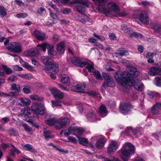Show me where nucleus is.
I'll return each mask as SVG.
<instances>
[{
	"mask_svg": "<svg viewBox=\"0 0 161 161\" xmlns=\"http://www.w3.org/2000/svg\"><path fill=\"white\" fill-rule=\"evenodd\" d=\"M52 106L54 108L56 107L60 106L62 105L61 102L58 100H56L54 101H52Z\"/></svg>",
	"mask_w": 161,
	"mask_h": 161,
	"instance_id": "44",
	"label": "nucleus"
},
{
	"mask_svg": "<svg viewBox=\"0 0 161 161\" xmlns=\"http://www.w3.org/2000/svg\"><path fill=\"white\" fill-rule=\"evenodd\" d=\"M99 113L100 116L103 117L107 115V110L106 107L104 105H102L99 108Z\"/></svg>",
	"mask_w": 161,
	"mask_h": 161,
	"instance_id": "23",
	"label": "nucleus"
},
{
	"mask_svg": "<svg viewBox=\"0 0 161 161\" xmlns=\"http://www.w3.org/2000/svg\"><path fill=\"white\" fill-rule=\"evenodd\" d=\"M22 65L23 67L29 70H33L34 69L33 67L32 66L25 62L23 63V64H22Z\"/></svg>",
	"mask_w": 161,
	"mask_h": 161,
	"instance_id": "49",
	"label": "nucleus"
},
{
	"mask_svg": "<svg viewBox=\"0 0 161 161\" xmlns=\"http://www.w3.org/2000/svg\"><path fill=\"white\" fill-rule=\"evenodd\" d=\"M21 105L23 106H27L30 105V101L29 99L21 98L20 100Z\"/></svg>",
	"mask_w": 161,
	"mask_h": 161,
	"instance_id": "37",
	"label": "nucleus"
},
{
	"mask_svg": "<svg viewBox=\"0 0 161 161\" xmlns=\"http://www.w3.org/2000/svg\"><path fill=\"white\" fill-rule=\"evenodd\" d=\"M77 11L80 14H83L85 11L86 8L84 6L77 5L76 7Z\"/></svg>",
	"mask_w": 161,
	"mask_h": 161,
	"instance_id": "46",
	"label": "nucleus"
},
{
	"mask_svg": "<svg viewBox=\"0 0 161 161\" xmlns=\"http://www.w3.org/2000/svg\"><path fill=\"white\" fill-rule=\"evenodd\" d=\"M95 4L98 6H104L108 0H92Z\"/></svg>",
	"mask_w": 161,
	"mask_h": 161,
	"instance_id": "30",
	"label": "nucleus"
},
{
	"mask_svg": "<svg viewBox=\"0 0 161 161\" xmlns=\"http://www.w3.org/2000/svg\"><path fill=\"white\" fill-rule=\"evenodd\" d=\"M61 78L62 82L64 83L68 84L70 83V80L68 76L65 74H63L61 75Z\"/></svg>",
	"mask_w": 161,
	"mask_h": 161,
	"instance_id": "32",
	"label": "nucleus"
},
{
	"mask_svg": "<svg viewBox=\"0 0 161 161\" xmlns=\"http://www.w3.org/2000/svg\"><path fill=\"white\" fill-rule=\"evenodd\" d=\"M121 29L124 31L125 33L129 34L130 31H132V28L129 27H127V25L125 24H123L121 26Z\"/></svg>",
	"mask_w": 161,
	"mask_h": 161,
	"instance_id": "31",
	"label": "nucleus"
},
{
	"mask_svg": "<svg viewBox=\"0 0 161 161\" xmlns=\"http://www.w3.org/2000/svg\"><path fill=\"white\" fill-rule=\"evenodd\" d=\"M153 93L154 98L155 100L161 97V95L159 93L155 92H153Z\"/></svg>",
	"mask_w": 161,
	"mask_h": 161,
	"instance_id": "63",
	"label": "nucleus"
},
{
	"mask_svg": "<svg viewBox=\"0 0 161 161\" xmlns=\"http://www.w3.org/2000/svg\"><path fill=\"white\" fill-rule=\"evenodd\" d=\"M51 93L55 98H58L59 99H62L64 97L63 92L60 91L56 88H53L51 89Z\"/></svg>",
	"mask_w": 161,
	"mask_h": 161,
	"instance_id": "15",
	"label": "nucleus"
},
{
	"mask_svg": "<svg viewBox=\"0 0 161 161\" xmlns=\"http://www.w3.org/2000/svg\"><path fill=\"white\" fill-rule=\"evenodd\" d=\"M65 42L64 41H62L57 43L56 50L59 54H63L64 53L65 51Z\"/></svg>",
	"mask_w": 161,
	"mask_h": 161,
	"instance_id": "14",
	"label": "nucleus"
},
{
	"mask_svg": "<svg viewBox=\"0 0 161 161\" xmlns=\"http://www.w3.org/2000/svg\"><path fill=\"white\" fill-rule=\"evenodd\" d=\"M130 36L131 37H133L136 38H140V39L142 38L143 37V36L142 34L136 32H133L130 35Z\"/></svg>",
	"mask_w": 161,
	"mask_h": 161,
	"instance_id": "43",
	"label": "nucleus"
},
{
	"mask_svg": "<svg viewBox=\"0 0 161 161\" xmlns=\"http://www.w3.org/2000/svg\"><path fill=\"white\" fill-rule=\"evenodd\" d=\"M28 16V14L25 13H18L16 15V17L18 18L24 19Z\"/></svg>",
	"mask_w": 161,
	"mask_h": 161,
	"instance_id": "52",
	"label": "nucleus"
},
{
	"mask_svg": "<svg viewBox=\"0 0 161 161\" xmlns=\"http://www.w3.org/2000/svg\"><path fill=\"white\" fill-rule=\"evenodd\" d=\"M78 141L79 143L82 145L87 146L88 145V141L86 138L78 137Z\"/></svg>",
	"mask_w": 161,
	"mask_h": 161,
	"instance_id": "35",
	"label": "nucleus"
},
{
	"mask_svg": "<svg viewBox=\"0 0 161 161\" xmlns=\"http://www.w3.org/2000/svg\"><path fill=\"white\" fill-rule=\"evenodd\" d=\"M7 49L9 51L15 53H19L22 51L20 44L15 42H10L7 47Z\"/></svg>",
	"mask_w": 161,
	"mask_h": 161,
	"instance_id": "6",
	"label": "nucleus"
},
{
	"mask_svg": "<svg viewBox=\"0 0 161 161\" xmlns=\"http://www.w3.org/2000/svg\"><path fill=\"white\" fill-rule=\"evenodd\" d=\"M75 126H70L69 127V128L68 129V131L67 132L66 131V132L64 133V135L66 137H68V136L71 134H72L74 135H75Z\"/></svg>",
	"mask_w": 161,
	"mask_h": 161,
	"instance_id": "25",
	"label": "nucleus"
},
{
	"mask_svg": "<svg viewBox=\"0 0 161 161\" xmlns=\"http://www.w3.org/2000/svg\"><path fill=\"white\" fill-rule=\"evenodd\" d=\"M9 135L11 136H15L18 135V132L14 128H10L8 130Z\"/></svg>",
	"mask_w": 161,
	"mask_h": 161,
	"instance_id": "40",
	"label": "nucleus"
},
{
	"mask_svg": "<svg viewBox=\"0 0 161 161\" xmlns=\"http://www.w3.org/2000/svg\"><path fill=\"white\" fill-rule=\"evenodd\" d=\"M127 71L116 72L114 75L116 81L125 87L128 86L130 88L131 86H133L138 91H142L144 87L142 82L141 80L136 82L133 78L137 77L140 74V72L137 71L136 68L133 67H129Z\"/></svg>",
	"mask_w": 161,
	"mask_h": 161,
	"instance_id": "1",
	"label": "nucleus"
},
{
	"mask_svg": "<svg viewBox=\"0 0 161 161\" xmlns=\"http://www.w3.org/2000/svg\"><path fill=\"white\" fill-rule=\"evenodd\" d=\"M148 74L151 76L161 75V68L154 66L151 67L149 69Z\"/></svg>",
	"mask_w": 161,
	"mask_h": 161,
	"instance_id": "12",
	"label": "nucleus"
},
{
	"mask_svg": "<svg viewBox=\"0 0 161 161\" xmlns=\"http://www.w3.org/2000/svg\"><path fill=\"white\" fill-rule=\"evenodd\" d=\"M117 143L115 141H112L107 149V151L109 154H111L117 150Z\"/></svg>",
	"mask_w": 161,
	"mask_h": 161,
	"instance_id": "18",
	"label": "nucleus"
},
{
	"mask_svg": "<svg viewBox=\"0 0 161 161\" xmlns=\"http://www.w3.org/2000/svg\"><path fill=\"white\" fill-rule=\"evenodd\" d=\"M22 147L26 150L30 151L31 152L35 153L36 151L34 148H33V146L30 144H21Z\"/></svg>",
	"mask_w": 161,
	"mask_h": 161,
	"instance_id": "24",
	"label": "nucleus"
},
{
	"mask_svg": "<svg viewBox=\"0 0 161 161\" xmlns=\"http://www.w3.org/2000/svg\"><path fill=\"white\" fill-rule=\"evenodd\" d=\"M50 13V19L53 21V23L56 24L58 22V17L56 14H54L51 10L50 9H49Z\"/></svg>",
	"mask_w": 161,
	"mask_h": 161,
	"instance_id": "27",
	"label": "nucleus"
},
{
	"mask_svg": "<svg viewBox=\"0 0 161 161\" xmlns=\"http://www.w3.org/2000/svg\"><path fill=\"white\" fill-rule=\"evenodd\" d=\"M9 121L10 120L7 117H3L2 118L1 120V122L2 124L3 125L8 123Z\"/></svg>",
	"mask_w": 161,
	"mask_h": 161,
	"instance_id": "62",
	"label": "nucleus"
},
{
	"mask_svg": "<svg viewBox=\"0 0 161 161\" xmlns=\"http://www.w3.org/2000/svg\"><path fill=\"white\" fill-rule=\"evenodd\" d=\"M33 34L34 37L38 41H42L45 39L46 34L39 31L35 30L33 31Z\"/></svg>",
	"mask_w": 161,
	"mask_h": 161,
	"instance_id": "16",
	"label": "nucleus"
},
{
	"mask_svg": "<svg viewBox=\"0 0 161 161\" xmlns=\"http://www.w3.org/2000/svg\"><path fill=\"white\" fill-rule=\"evenodd\" d=\"M85 88L86 85L84 83H79L74 87L77 92L80 93H83Z\"/></svg>",
	"mask_w": 161,
	"mask_h": 161,
	"instance_id": "20",
	"label": "nucleus"
},
{
	"mask_svg": "<svg viewBox=\"0 0 161 161\" xmlns=\"http://www.w3.org/2000/svg\"><path fill=\"white\" fill-rule=\"evenodd\" d=\"M97 9L99 11H101L106 16H108V14L110 13V9L109 8L108 9L105 7H103L102 8V10H101L100 7H97Z\"/></svg>",
	"mask_w": 161,
	"mask_h": 161,
	"instance_id": "36",
	"label": "nucleus"
},
{
	"mask_svg": "<svg viewBox=\"0 0 161 161\" xmlns=\"http://www.w3.org/2000/svg\"><path fill=\"white\" fill-rule=\"evenodd\" d=\"M85 130L81 127H76L75 134H77L79 135H82Z\"/></svg>",
	"mask_w": 161,
	"mask_h": 161,
	"instance_id": "51",
	"label": "nucleus"
},
{
	"mask_svg": "<svg viewBox=\"0 0 161 161\" xmlns=\"http://www.w3.org/2000/svg\"><path fill=\"white\" fill-rule=\"evenodd\" d=\"M22 65L23 67L29 70H33L34 69L33 67L32 66L25 62L23 63V64H22Z\"/></svg>",
	"mask_w": 161,
	"mask_h": 161,
	"instance_id": "48",
	"label": "nucleus"
},
{
	"mask_svg": "<svg viewBox=\"0 0 161 161\" xmlns=\"http://www.w3.org/2000/svg\"><path fill=\"white\" fill-rule=\"evenodd\" d=\"M87 119L91 122H94L96 119V117L94 111H92L86 115Z\"/></svg>",
	"mask_w": 161,
	"mask_h": 161,
	"instance_id": "22",
	"label": "nucleus"
},
{
	"mask_svg": "<svg viewBox=\"0 0 161 161\" xmlns=\"http://www.w3.org/2000/svg\"><path fill=\"white\" fill-rule=\"evenodd\" d=\"M30 97L31 99L38 101H42V98H40L37 95H31L30 96Z\"/></svg>",
	"mask_w": 161,
	"mask_h": 161,
	"instance_id": "56",
	"label": "nucleus"
},
{
	"mask_svg": "<svg viewBox=\"0 0 161 161\" xmlns=\"http://www.w3.org/2000/svg\"><path fill=\"white\" fill-rule=\"evenodd\" d=\"M70 12V9L67 8L61 9L60 10V12L64 14H68Z\"/></svg>",
	"mask_w": 161,
	"mask_h": 161,
	"instance_id": "54",
	"label": "nucleus"
},
{
	"mask_svg": "<svg viewBox=\"0 0 161 161\" xmlns=\"http://www.w3.org/2000/svg\"><path fill=\"white\" fill-rule=\"evenodd\" d=\"M138 4L140 5H142L144 6H149L150 5V3L149 2L147 1H145L139 2Z\"/></svg>",
	"mask_w": 161,
	"mask_h": 161,
	"instance_id": "57",
	"label": "nucleus"
},
{
	"mask_svg": "<svg viewBox=\"0 0 161 161\" xmlns=\"http://www.w3.org/2000/svg\"><path fill=\"white\" fill-rule=\"evenodd\" d=\"M24 54L26 56L37 57L40 55V52L36 49H31L25 51Z\"/></svg>",
	"mask_w": 161,
	"mask_h": 161,
	"instance_id": "13",
	"label": "nucleus"
},
{
	"mask_svg": "<svg viewBox=\"0 0 161 161\" xmlns=\"http://www.w3.org/2000/svg\"><path fill=\"white\" fill-rule=\"evenodd\" d=\"M155 84L157 86H161V76L156 77L155 78Z\"/></svg>",
	"mask_w": 161,
	"mask_h": 161,
	"instance_id": "55",
	"label": "nucleus"
},
{
	"mask_svg": "<svg viewBox=\"0 0 161 161\" xmlns=\"http://www.w3.org/2000/svg\"><path fill=\"white\" fill-rule=\"evenodd\" d=\"M1 66L5 72L6 74L9 75L12 73V71L9 67H8L6 65L3 64H2Z\"/></svg>",
	"mask_w": 161,
	"mask_h": 161,
	"instance_id": "41",
	"label": "nucleus"
},
{
	"mask_svg": "<svg viewBox=\"0 0 161 161\" xmlns=\"http://www.w3.org/2000/svg\"><path fill=\"white\" fill-rule=\"evenodd\" d=\"M86 65V69H87L88 71L90 73H92L93 71L95 69L94 67L93 64H90L87 62V64Z\"/></svg>",
	"mask_w": 161,
	"mask_h": 161,
	"instance_id": "39",
	"label": "nucleus"
},
{
	"mask_svg": "<svg viewBox=\"0 0 161 161\" xmlns=\"http://www.w3.org/2000/svg\"><path fill=\"white\" fill-rule=\"evenodd\" d=\"M135 149V147L132 144L126 143L119 151L120 158L123 161H128L130 156L134 154Z\"/></svg>",
	"mask_w": 161,
	"mask_h": 161,
	"instance_id": "2",
	"label": "nucleus"
},
{
	"mask_svg": "<svg viewBox=\"0 0 161 161\" xmlns=\"http://www.w3.org/2000/svg\"><path fill=\"white\" fill-rule=\"evenodd\" d=\"M41 59L43 63L45 65L44 69L46 72H55L58 71L59 66L57 63H54L48 56H43L41 57Z\"/></svg>",
	"mask_w": 161,
	"mask_h": 161,
	"instance_id": "3",
	"label": "nucleus"
},
{
	"mask_svg": "<svg viewBox=\"0 0 161 161\" xmlns=\"http://www.w3.org/2000/svg\"><path fill=\"white\" fill-rule=\"evenodd\" d=\"M21 111L22 112L21 116L25 118L24 120L28 122L31 123L32 126H34L36 128H38L39 127V125L36 122H34V117L30 113V108L28 107L26 108L22 109Z\"/></svg>",
	"mask_w": 161,
	"mask_h": 161,
	"instance_id": "4",
	"label": "nucleus"
},
{
	"mask_svg": "<svg viewBox=\"0 0 161 161\" xmlns=\"http://www.w3.org/2000/svg\"><path fill=\"white\" fill-rule=\"evenodd\" d=\"M23 92L25 94H28L30 93L31 91L30 88L27 86V87H24L23 89Z\"/></svg>",
	"mask_w": 161,
	"mask_h": 161,
	"instance_id": "61",
	"label": "nucleus"
},
{
	"mask_svg": "<svg viewBox=\"0 0 161 161\" xmlns=\"http://www.w3.org/2000/svg\"><path fill=\"white\" fill-rule=\"evenodd\" d=\"M103 76L105 79V83H103L102 86V89H105V85L108 87H113L115 86V83L113 79L109 73L105 72H103Z\"/></svg>",
	"mask_w": 161,
	"mask_h": 161,
	"instance_id": "8",
	"label": "nucleus"
},
{
	"mask_svg": "<svg viewBox=\"0 0 161 161\" xmlns=\"http://www.w3.org/2000/svg\"><path fill=\"white\" fill-rule=\"evenodd\" d=\"M70 122V120L68 118L61 117L57 120L55 128L57 130H60L69 125Z\"/></svg>",
	"mask_w": 161,
	"mask_h": 161,
	"instance_id": "7",
	"label": "nucleus"
},
{
	"mask_svg": "<svg viewBox=\"0 0 161 161\" xmlns=\"http://www.w3.org/2000/svg\"><path fill=\"white\" fill-rule=\"evenodd\" d=\"M43 136L44 138L46 140L53 138V136L51 134V132L48 130L45 129L43 130Z\"/></svg>",
	"mask_w": 161,
	"mask_h": 161,
	"instance_id": "29",
	"label": "nucleus"
},
{
	"mask_svg": "<svg viewBox=\"0 0 161 161\" xmlns=\"http://www.w3.org/2000/svg\"><path fill=\"white\" fill-rule=\"evenodd\" d=\"M46 9L43 7H41L39 8H38L36 11V12L38 14L42 15V14L44 11H46Z\"/></svg>",
	"mask_w": 161,
	"mask_h": 161,
	"instance_id": "59",
	"label": "nucleus"
},
{
	"mask_svg": "<svg viewBox=\"0 0 161 161\" xmlns=\"http://www.w3.org/2000/svg\"><path fill=\"white\" fill-rule=\"evenodd\" d=\"M22 126L24 127L25 130L26 131L30 132L31 130V127L26 123L23 124Z\"/></svg>",
	"mask_w": 161,
	"mask_h": 161,
	"instance_id": "60",
	"label": "nucleus"
},
{
	"mask_svg": "<svg viewBox=\"0 0 161 161\" xmlns=\"http://www.w3.org/2000/svg\"><path fill=\"white\" fill-rule=\"evenodd\" d=\"M47 49L49 55H55L56 54V52L54 49V46L53 45L48 44Z\"/></svg>",
	"mask_w": 161,
	"mask_h": 161,
	"instance_id": "28",
	"label": "nucleus"
},
{
	"mask_svg": "<svg viewBox=\"0 0 161 161\" xmlns=\"http://www.w3.org/2000/svg\"><path fill=\"white\" fill-rule=\"evenodd\" d=\"M17 77L15 75H12L8 78V80L12 82L15 81L17 80Z\"/></svg>",
	"mask_w": 161,
	"mask_h": 161,
	"instance_id": "64",
	"label": "nucleus"
},
{
	"mask_svg": "<svg viewBox=\"0 0 161 161\" xmlns=\"http://www.w3.org/2000/svg\"><path fill=\"white\" fill-rule=\"evenodd\" d=\"M131 106V103H122L119 107L120 112L124 115L126 114L130 110Z\"/></svg>",
	"mask_w": 161,
	"mask_h": 161,
	"instance_id": "9",
	"label": "nucleus"
},
{
	"mask_svg": "<svg viewBox=\"0 0 161 161\" xmlns=\"http://www.w3.org/2000/svg\"><path fill=\"white\" fill-rule=\"evenodd\" d=\"M118 51V53L121 56H122L123 55L126 56L128 55V53L127 51L125 50L123 48H119Z\"/></svg>",
	"mask_w": 161,
	"mask_h": 161,
	"instance_id": "45",
	"label": "nucleus"
},
{
	"mask_svg": "<svg viewBox=\"0 0 161 161\" xmlns=\"http://www.w3.org/2000/svg\"><path fill=\"white\" fill-rule=\"evenodd\" d=\"M152 27L155 32H160L161 31V25L160 24H155L153 25Z\"/></svg>",
	"mask_w": 161,
	"mask_h": 161,
	"instance_id": "42",
	"label": "nucleus"
},
{
	"mask_svg": "<svg viewBox=\"0 0 161 161\" xmlns=\"http://www.w3.org/2000/svg\"><path fill=\"white\" fill-rule=\"evenodd\" d=\"M160 109H161V103H157L151 108L152 112L154 114H158Z\"/></svg>",
	"mask_w": 161,
	"mask_h": 161,
	"instance_id": "19",
	"label": "nucleus"
},
{
	"mask_svg": "<svg viewBox=\"0 0 161 161\" xmlns=\"http://www.w3.org/2000/svg\"><path fill=\"white\" fill-rule=\"evenodd\" d=\"M131 132L133 134L134 136L136 137H137L139 135H141L140 132V129L138 128H136L133 129L132 127Z\"/></svg>",
	"mask_w": 161,
	"mask_h": 161,
	"instance_id": "50",
	"label": "nucleus"
},
{
	"mask_svg": "<svg viewBox=\"0 0 161 161\" xmlns=\"http://www.w3.org/2000/svg\"><path fill=\"white\" fill-rule=\"evenodd\" d=\"M30 113H32V116L35 117L37 114L43 115L45 112V108L44 105L40 103H35L31 107Z\"/></svg>",
	"mask_w": 161,
	"mask_h": 161,
	"instance_id": "5",
	"label": "nucleus"
},
{
	"mask_svg": "<svg viewBox=\"0 0 161 161\" xmlns=\"http://www.w3.org/2000/svg\"><path fill=\"white\" fill-rule=\"evenodd\" d=\"M108 5L109 6V9L114 12H119L120 9L119 7L114 2H110L108 3Z\"/></svg>",
	"mask_w": 161,
	"mask_h": 161,
	"instance_id": "21",
	"label": "nucleus"
},
{
	"mask_svg": "<svg viewBox=\"0 0 161 161\" xmlns=\"http://www.w3.org/2000/svg\"><path fill=\"white\" fill-rule=\"evenodd\" d=\"M132 131V127H128L125 130V134L126 135H130Z\"/></svg>",
	"mask_w": 161,
	"mask_h": 161,
	"instance_id": "58",
	"label": "nucleus"
},
{
	"mask_svg": "<svg viewBox=\"0 0 161 161\" xmlns=\"http://www.w3.org/2000/svg\"><path fill=\"white\" fill-rule=\"evenodd\" d=\"M57 120L55 118H50L45 120V123L49 126H53L56 125Z\"/></svg>",
	"mask_w": 161,
	"mask_h": 161,
	"instance_id": "34",
	"label": "nucleus"
},
{
	"mask_svg": "<svg viewBox=\"0 0 161 161\" xmlns=\"http://www.w3.org/2000/svg\"><path fill=\"white\" fill-rule=\"evenodd\" d=\"M153 92L149 91L147 93V97L148 100L151 101L154 98Z\"/></svg>",
	"mask_w": 161,
	"mask_h": 161,
	"instance_id": "53",
	"label": "nucleus"
},
{
	"mask_svg": "<svg viewBox=\"0 0 161 161\" xmlns=\"http://www.w3.org/2000/svg\"><path fill=\"white\" fill-rule=\"evenodd\" d=\"M106 141V139L104 137L99 138L95 144L96 147L99 149H102L104 147Z\"/></svg>",
	"mask_w": 161,
	"mask_h": 161,
	"instance_id": "17",
	"label": "nucleus"
},
{
	"mask_svg": "<svg viewBox=\"0 0 161 161\" xmlns=\"http://www.w3.org/2000/svg\"><path fill=\"white\" fill-rule=\"evenodd\" d=\"M146 58H147V62L150 64H153L154 63V60L153 59V57L150 54V52H147L146 55Z\"/></svg>",
	"mask_w": 161,
	"mask_h": 161,
	"instance_id": "38",
	"label": "nucleus"
},
{
	"mask_svg": "<svg viewBox=\"0 0 161 161\" xmlns=\"http://www.w3.org/2000/svg\"><path fill=\"white\" fill-rule=\"evenodd\" d=\"M72 63L80 67H83L86 65L87 62L83 61L79 58L74 57L71 59Z\"/></svg>",
	"mask_w": 161,
	"mask_h": 161,
	"instance_id": "10",
	"label": "nucleus"
},
{
	"mask_svg": "<svg viewBox=\"0 0 161 161\" xmlns=\"http://www.w3.org/2000/svg\"><path fill=\"white\" fill-rule=\"evenodd\" d=\"M139 18L140 21L145 24H148V17L146 12L144 11H140L139 13Z\"/></svg>",
	"mask_w": 161,
	"mask_h": 161,
	"instance_id": "11",
	"label": "nucleus"
},
{
	"mask_svg": "<svg viewBox=\"0 0 161 161\" xmlns=\"http://www.w3.org/2000/svg\"><path fill=\"white\" fill-rule=\"evenodd\" d=\"M49 44L46 43H40L37 45V47H39V49L45 52L46 51L48 45Z\"/></svg>",
	"mask_w": 161,
	"mask_h": 161,
	"instance_id": "33",
	"label": "nucleus"
},
{
	"mask_svg": "<svg viewBox=\"0 0 161 161\" xmlns=\"http://www.w3.org/2000/svg\"><path fill=\"white\" fill-rule=\"evenodd\" d=\"M71 4H75L77 3L80 4L82 5L85 6L86 7H89L88 3L85 0H73L71 2Z\"/></svg>",
	"mask_w": 161,
	"mask_h": 161,
	"instance_id": "26",
	"label": "nucleus"
},
{
	"mask_svg": "<svg viewBox=\"0 0 161 161\" xmlns=\"http://www.w3.org/2000/svg\"><path fill=\"white\" fill-rule=\"evenodd\" d=\"M92 73L94 76L96 77V79L101 80L102 79V77L100 72L98 70H97L96 69L93 71Z\"/></svg>",
	"mask_w": 161,
	"mask_h": 161,
	"instance_id": "47",
	"label": "nucleus"
}]
</instances>
